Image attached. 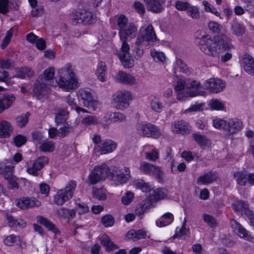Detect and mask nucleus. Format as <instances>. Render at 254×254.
<instances>
[{"label":"nucleus","mask_w":254,"mask_h":254,"mask_svg":"<svg viewBox=\"0 0 254 254\" xmlns=\"http://www.w3.org/2000/svg\"><path fill=\"white\" fill-rule=\"evenodd\" d=\"M147 9L154 13L162 12L164 8L163 4L165 0H143Z\"/></svg>","instance_id":"obj_15"},{"label":"nucleus","mask_w":254,"mask_h":254,"mask_svg":"<svg viewBox=\"0 0 254 254\" xmlns=\"http://www.w3.org/2000/svg\"><path fill=\"white\" fill-rule=\"evenodd\" d=\"M15 99L14 95L8 94L5 95L2 99L0 98V113L9 108Z\"/></svg>","instance_id":"obj_28"},{"label":"nucleus","mask_w":254,"mask_h":254,"mask_svg":"<svg viewBox=\"0 0 254 254\" xmlns=\"http://www.w3.org/2000/svg\"><path fill=\"white\" fill-rule=\"evenodd\" d=\"M202 218L210 227L214 228L217 226L216 220L213 216L205 213L203 215Z\"/></svg>","instance_id":"obj_48"},{"label":"nucleus","mask_w":254,"mask_h":254,"mask_svg":"<svg viewBox=\"0 0 254 254\" xmlns=\"http://www.w3.org/2000/svg\"><path fill=\"white\" fill-rule=\"evenodd\" d=\"M157 40L155 33H142L136 40L133 56L136 60L140 59L144 54L143 47L153 44Z\"/></svg>","instance_id":"obj_3"},{"label":"nucleus","mask_w":254,"mask_h":254,"mask_svg":"<svg viewBox=\"0 0 254 254\" xmlns=\"http://www.w3.org/2000/svg\"><path fill=\"white\" fill-rule=\"evenodd\" d=\"M217 179L216 173L209 172L200 176L197 180V184L201 185H207L215 181Z\"/></svg>","instance_id":"obj_23"},{"label":"nucleus","mask_w":254,"mask_h":254,"mask_svg":"<svg viewBox=\"0 0 254 254\" xmlns=\"http://www.w3.org/2000/svg\"><path fill=\"white\" fill-rule=\"evenodd\" d=\"M208 26L209 29L212 32H219L223 30L222 26L216 22H210L208 24Z\"/></svg>","instance_id":"obj_62"},{"label":"nucleus","mask_w":254,"mask_h":254,"mask_svg":"<svg viewBox=\"0 0 254 254\" xmlns=\"http://www.w3.org/2000/svg\"><path fill=\"white\" fill-rule=\"evenodd\" d=\"M129 46L126 41H123L121 51L118 54V57L123 66L126 68H130L133 65V59L129 54Z\"/></svg>","instance_id":"obj_11"},{"label":"nucleus","mask_w":254,"mask_h":254,"mask_svg":"<svg viewBox=\"0 0 254 254\" xmlns=\"http://www.w3.org/2000/svg\"><path fill=\"white\" fill-rule=\"evenodd\" d=\"M11 131L10 125L8 122L3 121L0 123V137H9Z\"/></svg>","instance_id":"obj_32"},{"label":"nucleus","mask_w":254,"mask_h":254,"mask_svg":"<svg viewBox=\"0 0 254 254\" xmlns=\"http://www.w3.org/2000/svg\"><path fill=\"white\" fill-rule=\"evenodd\" d=\"M62 70L65 72L64 76L57 80L59 86L68 91L76 89L78 86L77 79L71 64H67Z\"/></svg>","instance_id":"obj_2"},{"label":"nucleus","mask_w":254,"mask_h":254,"mask_svg":"<svg viewBox=\"0 0 254 254\" xmlns=\"http://www.w3.org/2000/svg\"><path fill=\"white\" fill-rule=\"evenodd\" d=\"M56 213L59 217L69 219L75 216L76 211L73 209H68L65 208H61L56 211Z\"/></svg>","instance_id":"obj_31"},{"label":"nucleus","mask_w":254,"mask_h":254,"mask_svg":"<svg viewBox=\"0 0 254 254\" xmlns=\"http://www.w3.org/2000/svg\"><path fill=\"white\" fill-rule=\"evenodd\" d=\"M100 241L102 245L105 247L108 251H112L119 248V247L111 241L107 235L102 236Z\"/></svg>","instance_id":"obj_35"},{"label":"nucleus","mask_w":254,"mask_h":254,"mask_svg":"<svg viewBox=\"0 0 254 254\" xmlns=\"http://www.w3.org/2000/svg\"><path fill=\"white\" fill-rule=\"evenodd\" d=\"M134 186L137 188L140 189L143 192L151 191V187L149 184L144 182L142 179H137L134 181Z\"/></svg>","instance_id":"obj_39"},{"label":"nucleus","mask_w":254,"mask_h":254,"mask_svg":"<svg viewBox=\"0 0 254 254\" xmlns=\"http://www.w3.org/2000/svg\"><path fill=\"white\" fill-rule=\"evenodd\" d=\"M192 137L195 141L201 147L205 146L208 144V140L203 135L195 133H193Z\"/></svg>","instance_id":"obj_41"},{"label":"nucleus","mask_w":254,"mask_h":254,"mask_svg":"<svg viewBox=\"0 0 254 254\" xmlns=\"http://www.w3.org/2000/svg\"><path fill=\"white\" fill-rule=\"evenodd\" d=\"M70 22L73 25L78 24H91L96 21L95 15L91 11L80 9L70 15Z\"/></svg>","instance_id":"obj_6"},{"label":"nucleus","mask_w":254,"mask_h":254,"mask_svg":"<svg viewBox=\"0 0 254 254\" xmlns=\"http://www.w3.org/2000/svg\"><path fill=\"white\" fill-rule=\"evenodd\" d=\"M0 66L4 69H9L13 67V63L9 59L0 60Z\"/></svg>","instance_id":"obj_59"},{"label":"nucleus","mask_w":254,"mask_h":254,"mask_svg":"<svg viewBox=\"0 0 254 254\" xmlns=\"http://www.w3.org/2000/svg\"><path fill=\"white\" fill-rule=\"evenodd\" d=\"M6 218L8 221V225L11 227H17L24 228L26 226V222L21 219H15L14 217L8 214L6 215Z\"/></svg>","instance_id":"obj_33"},{"label":"nucleus","mask_w":254,"mask_h":254,"mask_svg":"<svg viewBox=\"0 0 254 254\" xmlns=\"http://www.w3.org/2000/svg\"><path fill=\"white\" fill-rule=\"evenodd\" d=\"M171 128L173 132L182 135L188 134L190 132V127L183 120L172 122Z\"/></svg>","instance_id":"obj_13"},{"label":"nucleus","mask_w":254,"mask_h":254,"mask_svg":"<svg viewBox=\"0 0 254 254\" xmlns=\"http://www.w3.org/2000/svg\"><path fill=\"white\" fill-rule=\"evenodd\" d=\"M37 221L39 223L43 225L49 230L52 231L55 234H58L60 233V231L56 228L55 225L51 222L49 219L39 215L37 217Z\"/></svg>","instance_id":"obj_25"},{"label":"nucleus","mask_w":254,"mask_h":254,"mask_svg":"<svg viewBox=\"0 0 254 254\" xmlns=\"http://www.w3.org/2000/svg\"><path fill=\"white\" fill-rule=\"evenodd\" d=\"M40 151L44 152H51L55 149V144L52 141H47L44 142L39 146Z\"/></svg>","instance_id":"obj_46"},{"label":"nucleus","mask_w":254,"mask_h":254,"mask_svg":"<svg viewBox=\"0 0 254 254\" xmlns=\"http://www.w3.org/2000/svg\"><path fill=\"white\" fill-rule=\"evenodd\" d=\"M196 41L201 51L212 57H218L220 54L234 48L231 39L222 33L197 37Z\"/></svg>","instance_id":"obj_1"},{"label":"nucleus","mask_w":254,"mask_h":254,"mask_svg":"<svg viewBox=\"0 0 254 254\" xmlns=\"http://www.w3.org/2000/svg\"><path fill=\"white\" fill-rule=\"evenodd\" d=\"M234 177L240 186H245L248 182V174L244 171L235 172Z\"/></svg>","instance_id":"obj_36"},{"label":"nucleus","mask_w":254,"mask_h":254,"mask_svg":"<svg viewBox=\"0 0 254 254\" xmlns=\"http://www.w3.org/2000/svg\"><path fill=\"white\" fill-rule=\"evenodd\" d=\"M227 131L230 133H234L240 130L243 127L242 122L237 118L232 119L227 122Z\"/></svg>","instance_id":"obj_22"},{"label":"nucleus","mask_w":254,"mask_h":254,"mask_svg":"<svg viewBox=\"0 0 254 254\" xmlns=\"http://www.w3.org/2000/svg\"><path fill=\"white\" fill-rule=\"evenodd\" d=\"M233 209L236 212H240L244 214L246 216L248 215L249 211L251 210L249 209V204L243 201L239 200L235 203L232 204Z\"/></svg>","instance_id":"obj_27"},{"label":"nucleus","mask_w":254,"mask_h":254,"mask_svg":"<svg viewBox=\"0 0 254 254\" xmlns=\"http://www.w3.org/2000/svg\"><path fill=\"white\" fill-rule=\"evenodd\" d=\"M117 147V143L112 140H106L99 146L101 154H105L113 151Z\"/></svg>","instance_id":"obj_24"},{"label":"nucleus","mask_w":254,"mask_h":254,"mask_svg":"<svg viewBox=\"0 0 254 254\" xmlns=\"http://www.w3.org/2000/svg\"><path fill=\"white\" fill-rule=\"evenodd\" d=\"M76 187V184L75 181H69L64 190H60L57 191L54 196V202L58 205H63L72 197Z\"/></svg>","instance_id":"obj_7"},{"label":"nucleus","mask_w":254,"mask_h":254,"mask_svg":"<svg viewBox=\"0 0 254 254\" xmlns=\"http://www.w3.org/2000/svg\"><path fill=\"white\" fill-rule=\"evenodd\" d=\"M203 5L204 6V10L207 12H210L217 16L220 15V13L218 12L217 9L210 4L207 1L203 0L202 1Z\"/></svg>","instance_id":"obj_56"},{"label":"nucleus","mask_w":254,"mask_h":254,"mask_svg":"<svg viewBox=\"0 0 254 254\" xmlns=\"http://www.w3.org/2000/svg\"><path fill=\"white\" fill-rule=\"evenodd\" d=\"M151 175L154 176L158 182H162L163 179L164 171L160 167L154 165Z\"/></svg>","instance_id":"obj_47"},{"label":"nucleus","mask_w":254,"mask_h":254,"mask_svg":"<svg viewBox=\"0 0 254 254\" xmlns=\"http://www.w3.org/2000/svg\"><path fill=\"white\" fill-rule=\"evenodd\" d=\"M41 205L40 201L35 198L23 197L16 202V205L21 209L39 206Z\"/></svg>","instance_id":"obj_17"},{"label":"nucleus","mask_w":254,"mask_h":254,"mask_svg":"<svg viewBox=\"0 0 254 254\" xmlns=\"http://www.w3.org/2000/svg\"><path fill=\"white\" fill-rule=\"evenodd\" d=\"M133 8L138 14L143 15L145 13V6L140 1H135L133 4Z\"/></svg>","instance_id":"obj_53"},{"label":"nucleus","mask_w":254,"mask_h":254,"mask_svg":"<svg viewBox=\"0 0 254 254\" xmlns=\"http://www.w3.org/2000/svg\"><path fill=\"white\" fill-rule=\"evenodd\" d=\"M187 14L193 19H198L200 18V12L197 7L190 4L187 10Z\"/></svg>","instance_id":"obj_40"},{"label":"nucleus","mask_w":254,"mask_h":254,"mask_svg":"<svg viewBox=\"0 0 254 254\" xmlns=\"http://www.w3.org/2000/svg\"><path fill=\"white\" fill-rule=\"evenodd\" d=\"M8 0H0V13L5 14L9 11Z\"/></svg>","instance_id":"obj_63"},{"label":"nucleus","mask_w":254,"mask_h":254,"mask_svg":"<svg viewBox=\"0 0 254 254\" xmlns=\"http://www.w3.org/2000/svg\"><path fill=\"white\" fill-rule=\"evenodd\" d=\"M14 142L16 147H19L24 144L27 141V138L25 136L18 134L14 138Z\"/></svg>","instance_id":"obj_57"},{"label":"nucleus","mask_w":254,"mask_h":254,"mask_svg":"<svg viewBox=\"0 0 254 254\" xmlns=\"http://www.w3.org/2000/svg\"><path fill=\"white\" fill-rule=\"evenodd\" d=\"M151 191L152 192L150 193L147 199L151 203L155 201L163 199L166 196L163 189L161 188H158L156 190H151Z\"/></svg>","instance_id":"obj_30"},{"label":"nucleus","mask_w":254,"mask_h":254,"mask_svg":"<svg viewBox=\"0 0 254 254\" xmlns=\"http://www.w3.org/2000/svg\"><path fill=\"white\" fill-rule=\"evenodd\" d=\"M107 72V68L106 64L104 62H100L98 65L96 74L97 75L98 79L104 82L106 81V75Z\"/></svg>","instance_id":"obj_34"},{"label":"nucleus","mask_w":254,"mask_h":254,"mask_svg":"<svg viewBox=\"0 0 254 254\" xmlns=\"http://www.w3.org/2000/svg\"><path fill=\"white\" fill-rule=\"evenodd\" d=\"M55 122L57 125L64 123L68 118L69 112L66 108L58 107L56 109Z\"/></svg>","instance_id":"obj_19"},{"label":"nucleus","mask_w":254,"mask_h":254,"mask_svg":"<svg viewBox=\"0 0 254 254\" xmlns=\"http://www.w3.org/2000/svg\"><path fill=\"white\" fill-rule=\"evenodd\" d=\"M213 126L217 128L227 131V122L222 119H216L213 121Z\"/></svg>","instance_id":"obj_51"},{"label":"nucleus","mask_w":254,"mask_h":254,"mask_svg":"<svg viewBox=\"0 0 254 254\" xmlns=\"http://www.w3.org/2000/svg\"><path fill=\"white\" fill-rule=\"evenodd\" d=\"M136 127L137 133L143 137L157 139L162 135L160 128L150 123H139L137 124Z\"/></svg>","instance_id":"obj_5"},{"label":"nucleus","mask_w":254,"mask_h":254,"mask_svg":"<svg viewBox=\"0 0 254 254\" xmlns=\"http://www.w3.org/2000/svg\"><path fill=\"white\" fill-rule=\"evenodd\" d=\"M117 26L120 32H137V27L135 23L130 21L128 17L124 14L115 16Z\"/></svg>","instance_id":"obj_10"},{"label":"nucleus","mask_w":254,"mask_h":254,"mask_svg":"<svg viewBox=\"0 0 254 254\" xmlns=\"http://www.w3.org/2000/svg\"><path fill=\"white\" fill-rule=\"evenodd\" d=\"M210 108L213 110H222L224 108L223 104L218 100H211L209 103Z\"/></svg>","instance_id":"obj_64"},{"label":"nucleus","mask_w":254,"mask_h":254,"mask_svg":"<svg viewBox=\"0 0 254 254\" xmlns=\"http://www.w3.org/2000/svg\"><path fill=\"white\" fill-rule=\"evenodd\" d=\"M132 95L127 90L117 92L113 96V103L118 109L124 110L129 106V101Z\"/></svg>","instance_id":"obj_8"},{"label":"nucleus","mask_w":254,"mask_h":254,"mask_svg":"<svg viewBox=\"0 0 254 254\" xmlns=\"http://www.w3.org/2000/svg\"><path fill=\"white\" fill-rule=\"evenodd\" d=\"M187 222V221L186 218H185L181 228L180 229L178 232H177L175 235H174L173 236V239H175V238L178 237H181L187 235V233L189 232V230L186 228Z\"/></svg>","instance_id":"obj_58"},{"label":"nucleus","mask_w":254,"mask_h":254,"mask_svg":"<svg viewBox=\"0 0 254 254\" xmlns=\"http://www.w3.org/2000/svg\"><path fill=\"white\" fill-rule=\"evenodd\" d=\"M243 62L245 71L254 75V60L252 56L249 55H245Z\"/></svg>","instance_id":"obj_26"},{"label":"nucleus","mask_w":254,"mask_h":254,"mask_svg":"<svg viewBox=\"0 0 254 254\" xmlns=\"http://www.w3.org/2000/svg\"><path fill=\"white\" fill-rule=\"evenodd\" d=\"M115 78L117 81L124 84H131L135 83V79L133 76L124 71H119L116 74Z\"/></svg>","instance_id":"obj_21"},{"label":"nucleus","mask_w":254,"mask_h":254,"mask_svg":"<svg viewBox=\"0 0 254 254\" xmlns=\"http://www.w3.org/2000/svg\"><path fill=\"white\" fill-rule=\"evenodd\" d=\"M49 161V158L46 156H41L35 160L31 167H27V172L30 175L34 176H38L40 173V170L48 164Z\"/></svg>","instance_id":"obj_12"},{"label":"nucleus","mask_w":254,"mask_h":254,"mask_svg":"<svg viewBox=\"0 0 254 254\" xmlns=\"http://www.w3.org/2000/svg\"><path fill=\"white\" fill-rule=\"evenodd\" d=\"M109 119L111 122L114 123L123 122L126 120V116L120 112H114L111 113L109 116Z\"/></svg>","instance_id":"obj_44"},{"label":"nucleus","mask_w":254,"mask_h":254,"mask_svg":"<svg viewBox=\"0 0 254 254\" xmlns=\"http://www.w3.org/2000/svg\"><path fill=\"white\" fill-rule=\"evenodd\" d=\"M246 4L245 5V10L249 11L252 15L254 13V0H242Z\"/></svg>","instance_id":"obj_60"},{"label":"nucleus","mask_w":254,"mask_h":254,"mask_svg":"<svg viewBox=\"0 0 254 254\" xmlns=\"http://www.w3.org/2000/svg\"><path fill=\"white\" fill-rule=\"evenodd\" d=\"M113 176L121 184L126 183L130 178L129 169L127 167H124L123 169L116 171V174H113Z\"/></svg>","instance_id":"obj_20"},{"label":"nucleus","mask_w":254,"mask_h":254,"mask_svg":"<svg viewBox=\"0 0 254 254\" xmlns=\"http://www.w3.org/2000/svg\"><path fill=\"white\" fill-rule=\"evenodd\" d=\"M33 75V71L28 67H21L17 72V76L21 78H24L26 77H31Z\"/></svg>","instance_id":"obj_43"},{"label":"nucleus","mask_w":254,"mask_h":254,"mask_svg":"<svg viewBox=\"0 0 254 254\" xmlns=\"http://www.w3.org/2000/svg\"><path fill=\"white\" fill-rule=\"evenodd\" d=\"M197 92L196 91H190L188 92H184L182 91H180L177 94V98L178 100L180 101H184L188 97H194L197 95Z\"/></svg>","instance_id":"obj_50"},{"label":"nucleus","mask_w":254,"mask_h":254,"mask_svg":"<svg viewBox=\"0 0 254 254\" xmlns=\"http://www.w3.org/2000/svg\"><path fill=\"white\" fill-rule=\"evenodd\" d=\"M17 238L18 237L14 235H10L3 239V243L7 246H12L16 242Z\"/></svg>","instance_id":"obj_61"},{"label":"nucleus","mask_w":254,"mask_h":254,"mask_svg":"<svg viewBox=\"0 0 254 254\" xmlns=\"http://www.w3.org/2000/svg\"><path fill=\"white\" fill-rule=\"evenodd\" d=\"M73 131V127L69 125L65 126L59 129L58 136L61 137H64Z\"/></svg>","instance_id":"obj_52"},{"label":"nucleus","mask_w":254,"mask_h":254,"mask_svg":"<svg viewBox=\"0 0 254 254\" xmlns=\"http://www.w3.org/2000/svg\"><path fill=\"white\" fill-rule=\"evenodd\" d=\"M33 92L37 98L40 99L48 94L49 88L45 83L37 81L34 85Z\"/></svg>","instance_id":"obj_18"},{"label":"nucleus","mask_w":254,"mask_h":254,"mask_svg":"<svg viewBox=\"0 0 254 254\" xmlns=\"http://www.w3.org/2000/svg\"><path fill=\"white\" fill-rule=\"evenodd\" d=\"M79 94L85 107L91 111H95L99 108L100 104L93 98L90 89H81L79 90Z\"/></svg>","instance_id":"obj_9"},{"label":"nucleus","mask_w":254,"mask_h":254,"mask_svg":"<svg viewBox=\"0 0 254 254\" xmlns=\"http://www.w3.org/2000/svg\"><path fill=\"white\" fill-rule=\"evenodd\" d=\"M30 115L29 112H27L24 115L17 117L16 119L17 126L21 128L25 127L28 122Z\"/></svg>","instance_id":"obj_45"},{"label":"nucleus","mask_w":254,"mask_h":254,"mask_svg":"<svg viewBox=\"0 0 254 254\" xmlns=\"http://www.w3.org/2000/svg\"><path fill=\"white\" fill-rule=\"evenodd\" d=\"M231 224L234 231L238 236L250 242H253L254 238L241 224L235 220H232L231 221Z\"/></svg>","instance_id":"obj_14"},{"label":"nucleus","mask_w":254,"mask_h":254,"mask_svg":"<svg viewBox=\"0 0 254 254\" xmlns=\"http://www.w3.org/2000/svg\"><path fill=\"white\" fill-rule=\"evenodd\" d=\"M101 221L105 227H109L114 225L115 219L112 215L107 214L102 217Z\"/></svg>","instance_id":"obj_49"},{"label":"nucleus","mask_w":254,"mask_h":254,"mask_svg":"<svg viewBox=\"0 0 254 254\" xmlns=\"http://www.w3.org/2000/svg\"><path fill=\"white\" fill-rule=\"evenodd\" d=\"M174 220L173 215L167 212L164 214L161 218L156 222V224L158 227H165L170 224Z\"/></svg>","instance_id":"obj_29"},{"label":"nucleus","mask_w":254,"mask_h":254,"mask_svg":"<svg viewBox=\"0 0 254 254\" xmlns=\"http://www.w3.org/2000/svg\"><path fill=\"white\" fill-rule=\"evenodd\" d=\"M205 86L213 93H218L223 90L225 83L220 79L211 78L206 81Z\"/></svg>","instance_id":"obj_16"},{"label":"nucleus","mask_w":254,"mask_h":254,"mask_svg":"<svg viewBox=\"0 0 254 254\" xmlns=\"http://www.w3.org/2000/svg\"><path fill=\"white\" fill-rule=\"evenodd\" d=\"M154 165L146 162H142L140 164L139 169L141 172L146 175H151Z\"/></svg>","instance_id":"obj_42"},{"label":"nucleus","mask_w":254,"mask_h":254,"mask_svg":"<svg viewBox=\"0 0 254 254\" xmlns=\"http://www.w3.org/2000/svg\"><path fill=\"white\" fill-rule=\"evenodd\" d=\"M82 123L86 126L96 125L98 124V120L97 118L94 116H89L82 119Z\"/></svg>","instance_id":"obj_55"},{"label":"nucleus","mask_w":254,"mask_h":254,"mask_svg":"<svg viewBox=\"0 0 254 254\" xmlns=\"http://www.w3.org/2000/svg\"><path fill=\"white\" fill-rule=\"evenodd\" d=\"M108 177L113 178V173L106 164H103L94 168L88 177L86 183L88 185H95Z\"/></svg>","instance_id":"obj_4"},{"label":"nucleus","mask_w":254,"mask_h":254,"mask_svg":"<svg viewBox=\"0 0 254 254\" xmlns=\"http://www.w3.org/2000/svg\"><path fill=\"white\" fill-rule=\"evenodd\" d=\"M106 190L103 188H93L92 195L93 197L99 200H105L107 198Z\"/></svg>","instance_id":"obj_38"},{"label":"nucleus","mask_w":254,"mask_h":254,"mask_svg":"<svg viewBox=\"0 0 254 254\" xmlns=\"http://www.w3.org/2000/svg\"><path fill=\"white\" fill-rule=\"evenodd\" d=\"M150 106L153 111L157 113H160L163 108L162 103L157 99H154L151 101Z\"/></svg>","instance_id":"obj_54"},{"label":"nucleus","mask_w":254,"mask_h":254,"mask_svg":"<svg viewBox=\"0 0 254 254\" xmlns=\"http://www.w3.org/2000/svg\"><path fill=\"white\" fill-rule=\"evenodd\" d=\"M151 204V203L147 199L139 203L135 209L136 214L138 215H142L150 208Z\"/></svg>","instance_id":"obj_37"}]
</instances>
